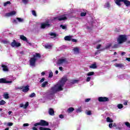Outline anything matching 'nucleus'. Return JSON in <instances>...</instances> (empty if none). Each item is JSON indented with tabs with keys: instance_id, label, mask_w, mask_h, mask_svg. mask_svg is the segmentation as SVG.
Here are the masks:
<instances>
[{
	"instance_id": "nucleus-1",
	"label": "nucleus",
	"mask_w": 130,
	"mask_h": 130,
	"mask_svg": "<svg viewBox=\"0 0 130 130\" xmlns=\"http://www.w3.org/2000/svg\"><path fill=\"white\" fill-rule=\"evenodd\" d=\"M34 57L30 58L29 60L30 65L32 67H35V64L36 63V61L37 59L36 57H38V58H41V55L40 53H36V55H33Z\"/></svg>"
},
{
	"instance_id": "nucleus-2",
	"label": "nucleus",
	"mask_w": 130,
	"mask_h": 130,
	"mask_svg": "<svg viewBox=\"0 0 130 130\" xmlns=\"http://www.w3.org/2000/svg\"><path fill=\"white\" fill-rule=\"evenodd\" d=\"M127 40V38L125 35H120L117 39L118 44H122Z\"/></svg>"
},
{
	"instance_id": "nucleus-3",
	"label": "nucleus",
	"mask_w": 130,
	"mask_h": 130,
	"mask_svg": "<svg viewBox=\"0 0 130 130\" xmlns=\"http://www.w3.org/2000/svg\"><path fill=\"white\" fill-rule=\"evenodd\" d=\"M123 3L124 5L126 6V7H130V2L128 0H116L115 1V4L117 6H121V3Z\"/></svg>"
},
{
	"instance_id": "nucleus-4",
	"label": "nucleus",
	"mask_w": 130,
	"mask_h": 130,
	"mask_svg": "<svg viewBox=\"0 0 130 130\" xmlns=\"http://www.w3.org/2000/svg\"><path fill=\"white\" fill-rule=\"evenodd\" d=\"M34 125V126H38V125H41V126H48L49 123L44 120H40L39 122L35 123Z\"/></svg>"
},
{
	"instance_id": "nucleus-5",
	"label": "nucleus",
	"mask_w": 130,
	"mask_h": 130,
	"mask_svg": "<svg viewBox=\"0 0 130 130\" xmlns=\"http://www.w3.org/2000/svg\"><path fill=\"white\" fill-rule=\"evenodd\" d=\"M57 86H58V84H56L51 88L50 95H54L57 92Z\"/></svg>"
},
{
	"instance_id": "nucleus-6",
	"label": "nucleus",
	"mask_w": 130,
	"mask_h": 130,
	"mask_svg": "<svg viewBox=\"0 0 130 130\" xmlns=\"http://www.w3.org/2000/svg\"><path fill=\"white\" fill-rule=\"evenodd\" d=\"M99 102H107L109 101V99L107 97L100 96L98 98Z\"/></svg>"
},
{
	"instance_id": "nucleus-7",
	"label": "nucleus",
	"mask_w": 130,
	"mask_h": 130,
	"mask_svg": "<svg viewBox=\"0 0 130 130\" xmlns=\"http://www.w3.org/2000/svg\"><path fill=\"white\" fill-rule=\"evenodd\" d=\"M50 27V24L48 22L42 23L41 24V29H45V28H49Z\"/></svg>"
},
{
	"instance_id": "nucleus-8",
	"label": "nucleus",
	"mask_w": 130,
	"mask_h": 130,
	"mask_svg": "<svg viewBox=\"0 0 130 130\" xmlns=\"http://www.w3.org/2000/svg\"><path fill=\"white\" fill-rule=\"evenodd\" d=\"M11 46L12 47H19V46H21V43H17L16 40H14L13 42L11 43Z\"/></svg>"
},
{
	"instance_id": "nucleus-9",
	"label": "nucleus",
	"mask_w": 130,
	"mask_h": 130,
	"mask_svg": "<svg viewBox=\"0 0 130 130\" xmlns=\"http://www.w3.org/2000/svg\"><path fill=\"white\" fill-rule=\"evenodd\" d=\"M10 83H13V81H7V79H6V78L0 79V84H9Z\"/></svg>"
},
{
	"instance_id": "nucleus-10",
	"label": "nucleus",
	"mask_w": 130,
	"mask_h": 130,
	"mask_svg": "<svg viewBox=\"0 0 130 130\" xmlns=\"http://www.w3.org/2000/svg\"><path fill=\"white\" fill-rule=\"evenodd\" d=\"M58 64H61L62 63H68V59L67 58L59 59L57 61Z\"/></svg>"
},
{
	"instance_id": "nucleus-11",
	"label": "nucleus",
	"mask_w": 130,
	"mask_h": 130,
	"mask_svg": "<svg viewBox=\"0 0 130 130\" xmlns=\"http://www.w3.org/2000/svg\"><path fill=\"white\" fill-rule=\"evenodd\" d=\"M67 81H68V78L67 77V76H64L61 79L60 81V83L61 84L64 86V84H66V82Z\"/></svg>"
},
{
	"instance_id": "nucleus-12",
	"label": "nucleus",
	"mask_w": 130,
	"mask_h": 130,
	"mask_svg": "<svg viewBox=\"0 0 130 130\" xmlns=\"http://www.w3.org/2000/svg\"><path fill=\"white\" fill-rule=\"evenodd\" d=\"M16 12L15 11H11L10 13H7L5 14V17H10V16H14V15H16Z\"/></svg>"
},
{
	"instance_id": "nucleus-13",
	"label": "nucleus",
	"mask_w": 130,
	"mask_h": 130,
	"mask_svg": "<svg viewBox=\"0 0 130 130\" xmlns=\"http://www.w3.org/2000/svg\"><path fill=\"white\" fill-rule=\"evenodd\" d=\"M29 90H30L29 88V85H26L25 86H23L22 92H24V93H27Z\"/></svg>"
},
{
	"instance_id": "nucleus-14",
	"label": "nucleus",
	"mask_w": 130,
	"mask_h": 130,
	"mask_svg": "<svg viewBox=\"0 0 130 130\" xmlns=\"http://www.w3.org/2000/svg\"><path fill=\"white\" fill-rule=\"evenodd\" d=\"M58 21H64V20H68V17L64 15H62L58 18Z\"/></svg>"
},
{
	"instance_id": "nucleus-15",
	"label": "nucleus",
	"mask_w": 130,
	"mask_h": 130,
	"mask_svg": "<svg viewBox=\"0 0 130 130\" xmlns=\"http://www.w3.org/2000/svg\"><path fill=\"white\" fill-rule=\"evenodd\" d=\"M1 67L2 68H3V70L4 72H8V71H9V68H8V66L4 64H2L1 65Z\"/></svg>"
},
{
	"instance_id": "nucleus-16",
	"label": "nucleus",
	"mask_w": 130,
	"mask_h": 130,
	"mask_svg": "<svg viewBox=\"0 0 130 130\" xmlns=\"http://www.w3.org/2000/svg\"><path fill=\"white\" fill-rule=\"evenodd\" d=\"M63 84H61V83L59 84V85L58 86V88H57V92L59 91H62L63 90V88L62 87H63Z\"/></svg>"
},
{
	"instance_id": "nucleus-17",
	"label": "nucleus",
	"mask_w": 130,
	"mask_h": 130,
	"mask_svg": "<svg viewBox=\"0 0 130 130\" xmlns=\"http://www.w3.org/2000/svg\"><path fill=\"white\" fill-rule=\"evenodd\" d=\"M49 114L51 116L54 115V110L52 108L49 109Z\"/></svg>"
},
{
	"instance_id": "nucleus-18",
	"label": "nucleus",
	"mask_w": 130,
	"mask_h": 130,
	"mask_svg": "<svg viewBox=\"0 0 130 130\" xmlns=\"http://www.w3.org/2000/svg\"><path fill=\"white\" fill-rule=\"evenodd\" d=\"M65 41H71L72 40V37L70 36H66L64 38Z\"/></svg>"
},
{
	"instance_id": "nucleus-19",
	"label": "nucleus",
	"mask_w": 130,
	"mask_h": 130,
	"mask_svg": "<svg viewBox=\"0 0 130 130\" xmlns=\"http://www.w3.org/2000/svg\"><path fill=\"white\" fill-rule=\"evenodd\" d=\"M115 67L116 68H122L124 66L122 63H116L115 64Z\"/></svg>"
},
{
	"instance_id": "nucleus-20",
	"label": "nucleus",
	"mask_w": 130,
	"mask_h": 130,
	"mask_svg": "<svg viewBox=\"0 0 130 130\" xmlns=\"http://www.w3.org/2000/svg\"><path fill=\"white\" fill-rule=\"evenodd\" d=\"M20 38L21 40H23V41L26 42L28 40V39H27L26 37L24 36V35H20Z\"/></svg>"
},
{
	"instance_id": "nucleus-21",
	"label": "nucleus",
	"mask_w": 130,
	"mask_h": 130,
	"mask_svg": "<svg viewBox=\"0 0 130 130\" xmlns=\"http://www.w3.org/2000/svg\"><path fill=\"white\" fill-rule=\"evenodd\" d=\"M46 85H48V81L44 82L41 85L42 88H45L46 87Z\"/></svg>"
},
{
	"instance_id": "nucleus-22",
	"label": "nucleus",
	"mask_w": 130,
	"mask_h": 130,
	"mask_svg": "<svg viewBox=\"0 0 130 130\" xmlns=\"http://www.w3.org/2000/svg\"><path fill=\"white\" fill-rule=\"evenodd\" d=\"M74 110H75V108H74L73 107H71V108H68V112H69V113H71L73 112V111H74Z\"/></svg>"
},
{
	"instance_id": "nucleus-23",
	"label": "nucleus",
	"mask_w": 130,
	"mask_h": 130,
	"mask_svg": "<svg viewBox=\"0 0 130 130\" xmlns=\"http://www.w3.org/2000/svg\"><path fill=\"white\" fill-rule=\"evenodd\" d=\"M90 69H97V65L95 63L92 64L89 66Z\"/></svg>"
},
{
	"instance_id": "nucleus-24",
	"label": "nucleus",
	"mask_w": 130,
	"mask_h": 130,
	"mask_svg": "<svg viewBox=\"0 0 130 130\" xmlns=\"http://www.w3.org/2000/svg\"><path fill=\"white\" fill-rule=\"evenodd\" d=\"M51 47H52V45H46L45 46V48H46V49H50Z\"/></svg>"
},
{
	"instance_id": "nucleus-25",
	"label": "nucleus",
	"mask_w": 130,
	"mask_h": 130,
	"mask_svg": "<svg viewBox=\"0 0 130 130\" xmlns=\"http://www.w3.org/2000/svg\"><path fill=\"white\" fill-rule=\"evenodd\" d=\"M4 97L5 99H9L10 96H9V93H4Z\"/></svg>"
},
{
	"instance_id": "nucleus-26",
	"label": "nucleus",
	"mask_w": 130,
	"mask_h": 130,
	"mask_svg": "<svg viewBox=\"0 0 130 130\" xmlns=\"http://www.w3.org/2000/svg\"><path fill=\"white\" fill-rule=\"evenodd\" d=\"M107 122H113V120L111 119L110 117H108L107 118Z\"/></svg>"
},
{
	"instance_id": "nucleus-27",
	"label": "nucleus",
	"mask_w": 130,
	"mask_h": 130,
	"mask_svg": "<svg viewBox=\"0 0 130 130\" xmlns=\"http://www.w3.org/2000/svg\"><path fill=\"white\" fill-rule=\"evenodd\" d=\"M8 5H11V2H10V1H7V2H5V3L4 4V7H7V6H8Z\"/></svg>"
},
{
	"instance_id": "nucleus-28",
	"label": "nucleus",
	"mask_w": 130,
	"mask_h": 130,
	"mask_svg": "<svg viewBox=\"0 0 130 130\" xmlns=\"http://www.w3.org/2000/svg\"><path fill=\"white\" fill-rule=\"evenodd\" d=\"M94 72H89L88 74H87V76H94Z\"/></svg>"
},
{
	"instance_id": "nucleus-29",
	"label": "nucleus",
	"mask_w": 130,
	"mask_h": 130,
	"mask_svg": "<svg viewBox=\"0 0 130 130\" xmlns=\"http://www.w3.org/2000/svg\"><path fill=\"white\" fill-rule=\"evenodd\" d=\"M35 96H36V94L35 93H34V92L31 93L29 95L30 98H33V97H35Z\"/></svg>"
},
{
	"instance_id": "nucleus-30",
	"label": "nucleus",
	"mask_w": 130,
	"mask_h": 130,
	"mask_svg": "<svg viewBox=\"0 0 130 130\" xmlns=\"http://www.w3.org/2000/svg\"><path fill=\"white\" fill-rule=\"evenodd\" d=\"M31 13L33 16H34L35 17H37V14H36V11H35V10H32L31 11Z\"/></svg>"
},
{
	"instance_id": "nucleus-31",
	"label": "nucleus",
	"mask_w": 130,
	"mask_h": 130,
	"mask_svg": "<svg viewBox=\"0 0 130 130\" xmlns=\"http://www.w3.org/2000/svg\"><path fill=\"white\" fill-rule=\"evenodd\" d=\"M6 104V101L4 100H1L0 101V105H5Z\"/></svg>"
},
{
	"instance_id": "nucleus-32",
	"label": "nucleus",
	"mask_w": 130,
	"mask_h": 130,
	"mask_svg": "<svg viewBox=\"0 0 130 130\" xmlns=\"http://www.w3.org/2000/svg\"><path fill=\"white\" fill-rule=\"evenodd\" d=\"M87 15V13L86 12H82L81 14H80V16L81 17H85V16Z\"/></svg>"
},
{
	"instance_id": "nucleus-33",
	"label": "nucleus",
	"mask_w": 130,
	"mask_h": 130,
	"mask_svg": "<svg viewBox=\"0 0 130 130\" xmlns=\"http://www.w3.org/2000/svg\"><path fill=\"white\" fill-rule=\"evenodd\" d=\"M117 107L119 109H121V108H123V106L122 105V104H118L117 105Z\"/></svg>"
},
{
	"instance_id": "nucleus-34",
	"label": "nucleus",
	"mask_w": 130,
	"mask_h": 130,
	"mask_svg": "<svg viewBox=\"0 0 130 130\" xmlns=\"http://www.w3.org/2000/svg\"><path fill=\"white\" fill-rule=\"evenodd\" d=\"M86 114L87 115H92V112L91 111H87L86 112Z\"/></svg>"
},
{
	"instance_id": "nucleus-35",
	"label": "nucleus",
	"mask_w": 130,
	"mask_h": 130,
	"mask_svg": "<svg viewBox=\"0 0 130 130\" xmlns=\"http://www.w3.org/2000/svg\"><path fill=\"white\" fill-rule=\"evenodd\" d=\"M111 45H112V44H109L108 45H107V46H106L105 49H108V48L111 47Z\"/></svg>"
},
{
	"instance_id": "nucleus-36",
	"label": "nucleus",
	"mask_w": 130,
	"mask_h": 130,
	"mask_svg": "<svg viewBox=\"0 0 130 130\" xmlns=\"http://www.w3.org/2000/svg\"><path fill=\"white\" fill-rule=\"evenodd\" d=\"M125 124L126 126H127V127H129L130 128V123L128 122H125Z\"/></svg>"
},
{
	"instance_id": "nucleus-37",
	"label": "nucleus",
	"mask_w": 130,
	"mask_h": 130,
	"mask_svg": "<svg viewBox=\"0 0 130 130\" xmlns=\"http://www.w3.org/2000/svg\"><path fill=\"white\" fill-rule=\"evenodd\" d=\"M16 20H17L18 21V22H23V19H22L20 17L16 18Z\"/></svg>"
},
{
	"instance_id": "nucleus-38",
	"label": "nucleus",
	"mask_w": 130,
	"mask_h": 130,
	"mask_svg": "<svg viewBox=\"0 0 130 130\" xmlns=\"http://www.w3.org/2000/svg\"><path fill=\"white\" fill-rule=\"evenodd\" d=\"M73 50L75 51V52H79V48L75 47L74 48Z\"/></svg>"
},
{
	"instance_id": "nucleus-39",
	"label": "nucleus",
	"mask_w": 130,
	"mask_h": 130,
	"mask_svg": "<svg viewBox=\"0 0 130 130\" xmlns=\"http://www.w3.org/2000/svg\"><path fill=\"white\" fill-rule=\"evenodd\" d=\"M60 27L61 28H62V29H63V30H64V29H67V26L63 25H62V24H61V25H60Z\"/></svg>"
},
{
	"instance_id": "nucleus-40",
	"label": "nucleus",
	"mask_w": 130,
	"mask_h": 130,
	"mask_svg": "<svg viewBox=\"0 0 130 130\" xmlns=\"http://www.w3.org/2000/svg\"><path fill=\"white\" fill-rule=\"evenodd\" d=\"M50 36H54V37H56V34L54 32H51L50 34Z\"/></svg>"
},
{
	"instance_id": "nucleus-41",
	"label": "nucleus",
	"mask_w": 130,
	"mask_h": 130,
	"mask_svg": "<svg viewBox=\"0 0 130 130\" xmlns=\"http://www.w3.org/2000/svg\"><path fill=\"white\" fill-rule=\"evenodd\" d=\"M22 3H23L24 5H26L28 4V2L29 0H22Z\"/></svg>"
},
{
	"instance_id": "nucleus-42",
	"label": "nucleus",
	"mask_w": 130,
	"mask_h": 130,
	"mask_svg": "<svg viewBox=\"0 0 130 130\" xmlns=\"http://www.w3.org/2000/svg\"><path fill=\"white\" fill-rule=\"evenodd\" d=\"M27 106H29V102H27L24 106V108H27Z\"/></svg>"
},
{
	"instance_id": "nucleus-43",
	"label": "nucleus",
	"mask_w": 130,
	"mask_h": 130,
	"mask_svg": "<svg viewBox=\"0 0 130 130\" xmlns=\"http://www.w3.org/2000/svg\"><path fill=\"white\" fill-rule=\"evenodd\" d=\"M76 112L77 113H79L80 112H82V109H81L80 108H78L76 110Z\"/></svg>"
},
{
	"instance_id": "nucleus-44",
	"label": "nucleus",
	"mask_w": 130,
	"mask_h": 130,
	"mask_svg": "<svg viewBox=\"0 0 130 130\" xmlns=\"http://www.w3.org/2000/svg\"><path fill=\"white\" fill-rule=\"evenodd\" d=\"M106 6L107 8H110V4L109 3V2H107L106 3Z\"/></svg>"
},
{
	"instance_id": "nucleus-45",
	"label": "nucleus",
	"mask_w": 130,
	"mask_h": 130,
	"mask_svg": "<svg viewBox=\"0 0 130 130\" xmlns=\"http://www.w3.org/2000/svg\"><path fill=\"white\" fill-rule=\"evenodd\" d=\"M8 43L9 42L6 40L2 41V43H4V44H8Z\"/></svg>"
},
{
	"instance_id": "nucleus-46",
	"label": "nucleus",
	"mask_w": 130,
	"mask_h": 130,
	"mask_svg": "<svg viewBox=\"0 0 130 130\" xmlns=\"http://www.w3.org/2000/svg\"><path fill=\"white\" fill-rule=\"evenodd\" d=\"M52 77H53V73L52 72H50L49 74V78H51Z\"/></svg>"
},
{
	"instance_id": "nucleus-47",
	"label": "nucleus",
	"mask_w": 130,
	"mask_h": 130,
	"mask_svg": "<svg viewBox=\"0 0 130 130\" xmlns=\"http://www.w3.org/2000/svg\"><path fill=\"white\" fill-rule=\"evenodd\" d=\"M112 48H118V44H116L114 45Z\"/></svg>"
},
{
	"instance_id": "nucleus-48",
	"label": "nucleus",
	"mask_w": 130,
	"mask_h": 130,
	"mask_svg": "<svg viewBox=\"0 0 130 130\" xmlns=\"http://www.w3.org/2000/svg\"><path fill=\"white\" fill-rule=\"evenodd\" d=\"M24 88V86H21L20 87H17L15 89L16 90H22Z\"/></svg>"
},
{
	"instance_id": "nucleus-49",
	"label": "nucleus",
	"mask_w": 130,
	"mask_h": 130,
	"mask_svg": "<svg viewBox=\"0 0 130 130\" xmlns=\"http://www.w3.org/2000/svg\"><path fill=\"white\" fill-rule=\"evenodd\" d=\"M91 81V77H88L86 78V82H90Z\"/></svg>"
},
{
	"instance_id": "nucleus-50",
	"label": "nucleus",
	"mask_w": 130,
	"mask_h": 130,
	"mask_svg": "<svg viewBox=\"0 0 130 130\" xmlns=\"http://www.w3.org/2000/svg\"><path fill=\"white\" fill-rule=\"evenodd\" d=\"M44 81H45V78L44 77L42 78L40 81V83H43Z\"/></svg>"
},
{
	"instance_id": "nucleus-51",
	"label": "nucleus",
	"mask_w": 130,
	"mask_h": 130,
	"mask_svg": "<svg viewBox=\"0 0 130 130\" xmlns=\"http://www.w3.org/2000/svg\"><path fill=\"white\" fill-rule=\"evenodd\" d=\"M13 124H14V123H13V122H9V123H8V126H13Z\"/></svg>"
},
{
	"instance_id": "nucleus-52",
	"label": "nucleus",
	"mask_w": 130,
	"mask_h": 130,
	"mask_svg": "<svg viewBox=\"0 0 130 130\" xmlns=\"http://www.w3.org/2000/svg\"><path fill=\"white\" fill-rule=\"evenodd\" d=\"M78 80H74L73 81V82H72V84H76V83H78Z\"/></svg>"
},
{
	"instance_id": "nucleus-53",
	"label": "nucleus",
	"mask_w": 130,
	"mask_h": 130,
	"mask_svg": "<svg viewBox=\"0 0 130 130\" xmlns=\"http://www.w3.org/2000/svg\"><path fill=\"white\" fill-rule=\"evenodd\" d=\"M100 48H101V44H99L96 46V49H100Z\"/></svg>"
},
{
	"instance_id": "nucleus-54",
	"label": "nucleus",
	"mask_w": 130,
	"mask_h": 130,
	"mask_svg": "<svg viewBox=\"0 0 130 130\" xmlns=\"http://www.w3.org/2000/svg\"><path fill=\"white\" fill-rule=\"evenodd\" d=\"M26 42L28 44H29V45H30V46H32V44H31V43H30V42H29V41H28V40H27V41H26Z\"/></svg>"
},
{
	"instance_id": "nucleus-55",
	"label": "nucleus",
	"mask_w": 130,
	"mask_h": 130,
	"mask_svg": "<svg viewBox=\"0 0 130 130\" xmlns=\"http://www.w3.org/2000/svg\"><path fill=\"white\" fill-rule=\"evenodd\" d=\"M91 100V99H86L85 100V102L88 103L89 102V101H90Z\"/></svg>"
},
{
	"instance_id": "nucleus-56",
	"label": "nucleus",
	"mask_w": 130,
	"mask_h": 130,
	"mask_svg": "<svg viewBox=\"0 0 130 130\" xmlns=\"http://www.w3.org/2000/svg\"><path fill=\"white\" fill-rule=\"evenodd\" d=\"M72 41L73 42H75V43L78 42V40H76V39H72Z\"/></svg>"
},
{
	"instance_id": "nucleus-57",
	"label": "nucleus",
	"mask_w": 130,
	"mask_h": 130,
	"mask_svg": "<svg viewBox=\"0 0 130 130\" xmlns=\"http://www.w3.org/2000/svg\"><path fill=\"white\" fill-rule=\"evenodd\" d=\"M59 117L60 118H63L64 117V116H63V115L60 114V115H59Z\"/></svg>"
},
{
	"instance_id": "nucleus-58",
	"label": "nucleus",
	"mask_w": 130,
	"mask_h": 130,
	"mask_svg": "<svg viewBox=\"0 0 130 130\" xmlns=\"http://www.w3.org/2000/svg\"><path fill=\"white\" fill-rule=\"evenodd\" d=\"M13 23H15V24H18V22L16 19H13Z\"/></svg>"
},
{
	"instance_id": "nucleus-59",
	"label": "nucleus",
	"mask_w": 130,
	"mask_h": 130,
	"mask_svg": "<svg viewBox=\"0 0 130 130\" xmlns=\"http://www.w3.org/2000/svg\"><path fill=\"white\" fill-rule=\"evenodd\" d=\"M23 126H29V123L23 124Z\"/></svg>"
},
{
	"instance_id": "nucleus-60",
	"label": "nucleus",
	"mask_w": 130,
	"mask_h": 130,
	"mask_svg": "<svg viewBox=\"0 0 130 130\" xmlns=\"http://www.w3.org/2000/svg\"><path fill=\"white\" fill-rule=\"evenodd\" d=\"M113 125V124H112V123H110L109 124V127H110V128H111L112 127V125Z\"/></svg>"
},
{
	"instance_id": "nucleus-61",
	"label": "nucleus",
	"mask_w": 130,
	"mask_h": 130,
	"mask_svg": "<svg viewBox=\"0 0 130 130\" xmlns=\"http://www.w3.org/2000/svg\"><path fill=\"white\" fill-rule=\"evenodd\" d=\"M98 53H100V52L99 50H97V51L95 52V55H97V54H98Z\"/></svg>"
},
{
	"instance_id": "nucleus-62",
	"label": "nucleus",
	"mask_w": 130,
	"mask_h": 130,
	"mask_svg": "<svg viewBox=\"0 0 130 130\" xmlns=\"http://www.w3.org/2000/svg\"><path fill=\"white\" fill-rule=\"evenodd\" d=\"M32 130H38L36 126L33 127L32 128Z\"/></svg>"
},
{
	"instance_id": "nucleus-63",
	"label": "nucleus",
	"mask_w": 130,
	"mask_h": 130,
	"mask_svg": "<svg viewBox=\"0 0 130 130\" xmlns=\"http://www.w3.org/2000/svg\"><path fill=\"white\" fill-rule=\"evenodd\" d=\"M59 70H60V71H62L63 70L62 67H59Z\"/></svg>"
},
{
	"instance_id": "nucleus-64",
	"label": "nucleus",
	"mask_w": 130,
	"mask_h": 130,
	"mask_svg": "<svg viewBox=\"0 0 130 130\" xmlns=\"http://www.w3.org/2000/svg\"><path fill=\"white\" fill-rule=\"evenodd\" d=\"M126 60H127L128 61H130V57H129V58L126 57Z\"/></svg>"
}]
</instances>
